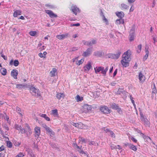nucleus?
<instances>
[{
    "instance_id": "nucleus-2",
    "label": "nucleus",
    "mask_w": 157,
    "mask_h": 157,
    "mask_svg": "<svg viewBox=\"0 0 157 157\" xmlns=\"http://www.w3.org/2000/svg\"><path fill=\"white\" fill-rule=\"evenodd\" d=\"M92 109L91 105L84 104L82 106L80 110L82 113H87L91 111Z\"/></svg>"
},
{
    "instance_id": "nucleus-10",
    "label": "nucleus",
    "mask_w": 157,
    "mask_h": 157,
    "mask_svg": "<svg viewBox=\"0 0 157 157\" xmlns=\"http://www.w3.org/2000/svg\"><path fill=\"white\" fill-rule=\"evenodd\" d=\"M140 119L141 121L144 123L146 126H149L150 123L147 118H145L144 116L141 115Z\"/></svg>"
},
{
    "instance_id": "nucleus-32",
    "label": "nucleus",
    "mask_w": 157,
    "mask_h": 157,
    "mask_svg": "<svg viewBox=\"0 0 157 157\" xmlns=\"http://www.w3.org/2000/svg\"><path fill=\"white\" fill-rule=\"evenodd\" d=\"M19 131L22 134L25 133L27 135L29 134L27 132V131H26V129L22 128V127H21V128L20 129Z\"/></svg>"
},
{
    "instance_id": "nucleus-63",
    "label": "nucleus",
    "mask_w": 157,
    "mask_h": 157,
    "mask_svg": "<svg viewBox=\"0 0 157 157\" xmlns=\"http://www.w3.org/2000/svg\"><path fill=\"white\" fill-rule=\"evenodd\" d=\"M149 54H146L144 56V59L145 60H146L147 59Z\"/></svg>"
},
{
    "instance_id": "nucleus-24",
    "label": "nucleus",
    "mask_w": 157,
    "mask_h": 157,
    "mask_svg": "<svg viewBox=\"0 0 157 157\" xmlns=\"http://www.w3.org/2000/svg\"><path fill=\"white\" fill-rule=\"evenodd\" d=\"M124 23V20L123 19L120 18L119 19H117L116 20L115 23L118 25L120 24H123Z\"/></svg>"
},
{
    "instance_id": "nucleus-56",
    "label": "nucleus",
    "mask_w": 157,
    "mask_h": 157,
    "mask_svg": "<svg viewBox=\"0 0 157 157\" xmlns=\"http://www.w3.org/2000/svg\"><path fill=\"white\" fill-rule=\"evenodd\" d=\"M103 20L107 23H108L107 20L106 18H105L104 15H103Z\"/></svg>"
},
{
    "instance_id": "nucleus-18",
    "label": "nucleus",
    "mask_w": 157,
    "mask_h": 157,
    "mask_svg": "<svg viewBox=\"0 0 157 157\" xmlns=\"http://www.w3.org/2000/svg\"><path fill=\"white\" fill-rule=\"evenodd\" d=\"M44 128H45L47 132L49 134H50V135H51L52 134L53 132H52L51 129L49 127H48L46 125H44Z\"/></svg>"
},
{
    "instance_id": "nucleus-21",
    "label": "nucleus",
    "mask_w": 157,
    "mask_h": 157,
    "mask_svg": "<svg viewBox=\"0 0 157 157\" xmlns=\"http://www.w3.org/2000/svg\"><path fill=\"white\" fill-rule=\"evenodd\" d=\"M21 11L19 10H16L13 13V16L14 17H17L18 16L20 15L21 13Z\"/></svg>"
},
{
    "instance_id": "nucleus-17",
    "label": "nucleus",
    "mask_w": 157,
    "mask_h": 157,
    "mask_svg": "<svg viewBox=\"0 0 157 157\" xmlns=\"http://www.w3.org/2000/svg\"><path fill=\"white\" fill-rule=\"evenodd\" d=\"M65 94L63 93L58 92L57 93L56 97L59 100L61 99V98L63 99L65 97Z\"/></svg>"
},
{
    "instance_id": "nucleus-54",
    "label": "nucleus",
    "mask_w": 157,
    "mask_h": 157,
    "mask_svg": "<svg viewBox=\"0 0 157 157\" xmlns=\"http://www.w3.org/2000/svg\"><path fill=\"white\" fill-rule=\"evenodd\" d=\"M38 55L39 56H40L41 58H45L46 56H44L43 53H39Z\"/></svg>"
},
{
    "instance_id": "nucleus-59",
    "label": "nucleus",
    "mask_w": 157,
    "mask_h": 157,
    "mask_svg": "<svg viewBox=\"0 0 157 157\" xmlns=\"http://www.w3.org/2000/svg\"><path fill=\"white\" fill-rule=\"evenodd\" d=\"M111 148L112 149H116L117 148V147L116 146L113 145L111 146Z\"/></svg>"
},
{
    "instance_id": "nucleus-46",
    "label": "nucleus",
    "mask_w": 157,
    "mask_h": 157,
    "mask_svg": "<svg viewBox=\"0 0 157 157\" xmlns=\"http://www.w3.org/2000/svg\"><path fill=\"white\" fill-rule=\"evenodd\" d=\"M24 155H25L23 153L21 152H20L15 157H23L24 156Z\"/></svg>"
},
{
    "instance_id": "nucleus-20",
    "label": "nucleus",
    "mask_w": 157,
    "mask_h": 157,
    "mask_svg": "<svg viewBox=\"0 0 157 157\" xmlns=\"http://www.w3.org/2000/svg\"><path fill=\"white\" fill-rule=\"evenodd\" d=\"M57 70L56 68H53L50 72V75L51 77H54L55 75V73L56 72Z\"/></svg>"
},
{
    "instance_id": "nucleus-19",
    "label": "nucleus",
    "mask_w": 157,
    "mask_h": 157,
    "mask_svg": "<svg viewBox=\"0 0 157 157\" xmlns=\"http://www.w3.org/2000/svg\"><path fill=\"white\" fill-rule=\"evenodd\" d=\"M25 126L26 127L25 129L26 130V131H27V132L30 135L31 134V130L28 124L27 123L25 124Z\"/></svg>"
},
{
    "instance_id": "nucleus-7",
    "label": "nucleus",
    "mask_w": 157,
    "mask_h": 157,
    "mask_svg": "<svg viewBox=\"0 0 157 157\" xmlns=\"http://www.w3.org/2000/svg\"><path fill=\"white\" fill-rule=\"evenodd\" d=\"M92 63L90 61H88L87 64L83 67L85 72H87L91 68H92Z\"/></svg>"
},
{
    "instance_id": "nucleus-48",
    "label": "nucleus",
    "mask_w": 157,
    "mask_h": 157,
    "mask_svg": "<svg viewBox=\"0 0 157 157\" xmlns=\"http://www.w3.org/2000/svg\"><path fill=\"white\" fill-rule=\"evenodd\" d=\"M14 145L16 146H18L21 144V143L17 141H15L14 143Z\"/></svg>"
},
{
    "instance_id": "nucleus-26",
    "label": "nucleus",
    "mask_w": 157,
    "mask_h": 157,
    "mask_svg": "<svg viewBox=\"0 0 157 157\" xmlns=\"http://www.w3.org/2000/svg\"><path fill=\"white\" fill-rule=\"evenodd\" d=\"M0 71L3 75H5L6 74V70L5 68H2L0 69Z\"/></svg>"
},
{
    "instance_id": "nucleus-42",
    "label": "nucleus",
    "mask_w": 157,
    "mask_h": 157,
    "mask_svg": "<svg viewBox=\"0 0 157 157\" xmlns=\"http://www.w3.org/2000/svg\"><path fill=\"white\" fill-rule=\"evenodd\" d=\"M116 110H117V112L120 114H122V111L121 109L120 108L119 106L116 109Z\"/></svg>"
},
{
    "instance_id": "nucleus-64",
    "label": "nucleus",
    "mask_w": 157,
    "mask_h": 157,
    "mask_svg": "<svg viewBox=\"0 0 157 157\" xmlns=\"http://www.w3.org/2000/svg\"><path fill=\"white\" fill-rule=\"evenodd\" d=\"M78 151L81 153L82 154H85V152L84 151H83L82 150H80V151H79V150H78Z\"/></svg>"
},
{
    "instance_id": "nucleus-50",
    "label": "nucleus",
    "mask_w": 157,
    "mask_h": 157,
    "mask_svg": "<svg viewBox=\"0 0 157 157\" xmlns=\"http://www.w3.org/2000/svg\"><path fill=\"white\" fill-rule=\"evenodd\" d=\"M83 128V124L81 123H79V124L78 126V128L82 129Z\"/></svg>"
},
{
    "instance_id": "nucleus-41",
    "label": "nucleus",
    "mask_w": 157,
    "mask_h": 157,
    "mask_svg": "<svg viewBox=\"0 0 157 157\" xmlns=\"http://www.w3.org/2000/svg\"><path fill=\"white\" fill-rule=\"evenodd\" d=\"M130 148L134 151H136L137 150V148L133 144H132L130 147Z\"/></svg>"
},
{
    "instance_id": "nucleus-53",
    "label": "nucleus",
    "mask_w": 157,
    "mask_h": 157,
    "mask_svg": "<svg viewBox=\"0 0 157 157\" xmlns=\"http://www.w3.org/2000/svg\"><path fill=\"white\" fill-rule=\"evenodd\" d=\"M4 119L6 120L7 121H8L9 120V118L6 115V114L5 113H4Z\"/></svg>"
},
{
    "instance_id": "nucleus-29",
    "label": "nucleus",
    "mask_w": 157,
    "mask_h": 157,
    "mask_svg": "<svg viewBox=\"0 0 157 157\" xmlns=\"http://www.w3.org/2000/svg\"><path fill=\"white\" fill-rule=\"evenodd\" d=\"M51 114L54 116H58V114L57 109H55L51 111Z\"/></svg>"
},
{
    "instance_id": "nucleus-37",
    "label": "nucleus",
    "mask_w": 157,
    "mask_h": 157,
    "mask_svg": "<svg viewBox=\"0 0 157 157\" xmlns=\"http://www.w3.org/2000/svg\"><path fill=\"white\" fill-rule=\"evenodd\" d=\"M142 47V45L141 44H140L138 45L137 47V52L138 53H140L141 51Z\"/></svg>"
},
{
    "instance_id": "nucleus-43",
    "label": "nucleus",
    "mask_w": 157,
    "mask_h": 157,
    "mask_svg": "<svg viewBox=\"0 0 157 157\" xmlns=\"http://www.w3.org/2000/svg\"><path fill=\"white\" fill-rule=\"evenodd\" d=\"M15 128L17 130H19L21 128V126L18 124H16L14 125Z\"/></svg>"
},
{
    "instance_id": "nucleus-49",
    "label": "nucleus",
    "mask_w": 157,
    "mask_h": 157,
    "mask_svg": "<svg viewBox=\"0 0 157 157\" xmlns=\"http://www.w3.org/2000/svg\"><path fill=\"white\" fill-rule=\"evenodd\" d=\"M130 139L132 140L134 143H136L137 142V140L135 138L131 136L130 137Z\"/></svg>"
},
{
    "instance_id": "nucleus-25",
    "label": "nucleus",
    "mask_w": 157,
    "mask_h": 157,
    "mask_svg": "<svg viewBox=\"0 0 157 157\" xmlns=\"http://www.w3.org/2000/svg\"><path fill=\"white\" fill-rule=\"evenodd\" d=\"M40 116L44 118L47 121H50V118L48 117L46 114H40Z\"/></svg>"
},
{
    "instance_id": "nucleus-40",
    "label": "nucleus",
    "mask_w": 157,
    "mask_h": 157,
    "mask_svg": "<svg viewBox=\"0 0 157 157\" xmlns=\"http://www.w3.org/2000/svg\"><path fill=\"white\" fill-rule=\"evenodd\" d=\"M121 6L122 9H127L128 7V6L126 4L124 3L122 4Z\"/></svg>"
},
{
    "instance_id": "nucleus-58",
    "label": "nucleus",
    "mask_w": 157,
    "mask_h": 157,
    "mask_svg": "<svg viewBox=\"0 0 157 157\" xmlns=\"http://www.w3.org/2000/svg\"><path fill=\"white\" fill-rule=\"evenodd\" d=\"M134 7L133 5H132L129 11L130 12H132L134 10Z\"/></svg>"
},
{
    "instance_id": "nucleus-6",
    "label": "nucleus",
    "mask_w": 157,
    "mask_h": 157,
    "mask_svg": "<svg viewBox=\"0 0 157 157\" xmlns=\"http://www.w3.org/2000/svg\"><path fill=\"white\" fill-rule=\"evenodd\" d=\"M40 128L39 127L36 126L34 128V135L35 137L38 138L40 134Z\"/></svg>"
},
{
    "instance_id": "nucleus-60",
    "label": "nucleus",
    "mask_w": 157,
    "mask_h": 157,
    "mask_svg": "<svg viewBox=\"0 0 157 157\" xmlns=\"http://www.w3.org/2000/svg\"><path fill=\"white\" fill-rule=\"evenodd\" d=\"M78 57H76V58L73 59L72 61H73V62H75V63H76V61H78Z\"/></svg>"
},
{
    "instance_id": "nucleus-15",
    "label": "nucleus",
    "mask_w": 157,
    "mask_h": 157,
    "mask_svg": "<svg viewBox=\"0 0 157 157\" xmlns=\"http://www.w3.org/2000/svg\"><path fill=\"white\" fill-rule=\"evenodd\" d=\"M19 62L17 60H15L14 61L13 59H11L10 62L9 64L10 65H12L13 64V65L15 67L18 66Z\"/></svg>"
},
{
    "instance_id": "nucleus-3",
    "label": "nucleus",
    "mask_w": 157,
    "mask_h": 157,
    "mask_svg": "<svg viewBox=\"0 0 157 157\" xmlns=\"http://www.w3.org/2000/svg\"><path fill=\"white\" fill-rule=\"evenodd\" d=\"M30 92L33 95L36 97H40L41 96L39 90L34 87L31 86L29 88Z\"/></svg>"
},
{
    "instance_id": "nucleus-55",
    "label": "nucleus",
    "mask_w": 157,
    "mask_h": 157,
    "mask_svg": "<svg viewBox=\"0 0 157 157\" xmlns=\"http://www.w3.org/2000/svg\"><path fill=\"white\" fill-rule=\"evenodd\" d=\"M80 24L79 23H76V24H71V27L74 26H80Z\"/></svg>"
},
{
    "instance_id": "nucleus-22",
    "label": "nucleus",
    "mask_w": 157,
    "mask_h": 157,
    "mask_svg": "<svg viewBox=\"0 0 157 157\" xmlns=\"http://www.w3.org/2000/svg\"><path fill=\"white\" fill-rule=\"evenodd\" d=\"M116 14L117 17L121 19H122V18L124 17V13L122 11L117 12L116 13Z\"/></svg>"
},
{
    "instance_id": "nucleus-38",
    "label": "nucleus",
    "mask_w": 157,
    "mask_h": 157,
    "mask_svg": "<svg viewBox=\"0 0 157 157\" xmlns=\"http://www.w3.org/2000/svg\"><path fill=\"white\" fill-rule=\"evenodd\" d=\"M7 146L9 148H11L12 146V143L10 141H7L6 142Z\"/></svg>"
},
{
    "instance_id": "nucleus-47",
    "label": "nucleus",
    "mask_w": 157,
    "mask_h": 157,
    "mask_svg": "<svg viewBox=\"0 0 157 157\" xmlns=\"http://www.w3.org/2000/svg\"><path fill=\"white\" fill-rule=\"evenodd\" d=\"M97 93V91H94L93 92H92V94H93V96H91V97H93V98H97L98 96H96L94 95L95 94H96Z\"/></svg>"
},
{
    "instance_id": "nucleus-35",
    "label": "nucleus",
    "mask_w": 157,
    "mask_h": 157,
    "mask_svg": "<svg viewBox=\"0 0 157 157\" xmlns=\"http://www.w3.org/2000/svg\"><path fill=\"white\" fill-rule=\"evenodd\" d=\"M157 93V90L155 86V85L154 83H153V86L152 88V94H156Z\"/></svg>"
},
{
    "instance_id": "nucleus-9",
    "label": "nucleus",
    "mask_w": 157,
    "mask_h": 157,
    "mask_svg": "<svg viewBox=\"0 0 157 157\" xmlns=\"http://www.w3.org/2000/svg\"><path fill=\"white\" fill-rule=\"evenodd\" d=\"M129 40L130 41H132L134 40L135 36V29L134 28H132L130 29L129 33Z\"/></svg>"
},
{
    "instance_id": "nucleus-14",
    "label": "nucleus",
    "mask_w": 157,
    "mask_h": 157,
    "mask_svg": "<svg viewBox=\"0 0 157 157\" xmlns=\"http://www.w3.org/2000/svg\"><path fill=\"white\" fill-rule=\"evenodd\" d=\"M18 74V71L16 69H14L12 70L11 72V75L14 79H17V76Z\"/></svg>"
},
{
    "instance_id": "nucleus-51",
    "label": "nucleus",
    "mask_w": 157,
    "mask_h": 157,
    "mask_svg": "<svg viewBox=\"0 0 157 157\" xmlns=\"http://www.w3.org/2000/svg\"><path fill=\"white\" fill-rule=\"evenodd\" d=\"M71 124H72L73 126L75 127H77L78 128L79 123H76L74 122H72V123H71Z\"/></svg>"
},
{
    "instance_id": "nucleus-16",
    "label": "nucleus",
    "mask_w": 157,
    "mask_h": 157,
    "mask_svg": "<svg viewBox=\"0 0 157 157\" xmlns=\"http://www.w3.org/2000/svg\"><path fill=\"white\" fill-rule=\"evenodd\" d=\"M91 49L90 48H88L86 51L82 53V55L83 56L86 57L89 55L91 53Z\"/></svg>"
},
{
    "instance_id": "nucleus-23",
    "label": "nucleus",
    "mask_w": 157,
    "mask_h": 157,
    "mask_svg": "<svg viewBox=\"0 0 157 157\" xmlns=\"http://www.w3.org/2000/svg\"><path fill=\"white\" fill-rule=\"evenodd\" d=\"M102 68L101 69V73L104 75L105 76L106 75V72L108 70V67H106L105 69L104 67H102Z\"/></svg>"
},
{
    "instance_id": "nucleus-36",
    "label": "nucleus",
    "mask_w": 157,
    "mask_h": 157,
    "mask_svg": "<svg viewBox=\"0 0 157 157\" xmlns=\"http://www.w3.org/2000/svg\"><path fill=\"white\" fill-rule=\"evenodd\" d=\"M37 34V32L36 31H30L29 32V34L32 36H34Z\"/></svg>"
},
{
    "instance_id": "nucleus-62",
    "label": "nucleus",
    "mask_w": 157,
    "mask_h": 157,
    "mask_svg": "<svg viewBox=\"0 0 157 157\" xmlns=\"http://www.w3.org/2000/svg\"><path fill=\"white\" fill-rule=\"evenodd\" d=\"M4 150V147L3 145H2L0 147V151H2Z\"/></svg>"
},
{
    "instance_id": "nucleus-31",
    "label": "nucleus",
    "mask_w": 157,
    "mask_h": 157,
    "mask_svg": "<svg viewBox=\"0 0 157 157\" xmlns=\"http://www.w3.org/2000/svg\"><path fill=\"white\" fill-rule=\"evenodd\" d=\"M84 61V59H81L80 60L76 61L75 63L77 65H79L82 64Z\"/></svg>"
},
{
    "instance_id": "nucleus-52",
    "label": "nucleus",
    "mask_w": 157,
    "mask_h": 157,
    "mask_svg": "<svg viewBox=\"0 0 157 157\" xmlns=\"http://www.w3.org/2000/svg\"><path fill=\"white\" fill-rule=\"evenodd\" d=\"M109 132L112 137L114 138L115 137V134L112 131H110Z\"/></svg>"
},
{
    "instance_id": "nucleus-12",
    "label": "nucleus",
    "mask_w": 157,
    "mask_h": 157,
    "mask_svg": "<svg viewBox=\"0 0 157 157\" xmlns=\"http://www.w3.org/2000/svg\"><path fill=\"white\" fill-rule=\"evenodd\" d=\"M45 13L48 14L49 16L51 18L56 17H57L56 14H54L53 12L51 10H45Z\"/></svg>"
},
{
    "instance_id": "nucleus-39",
    "label": "nucleus",
    "mask_w": 157,
    "mask_h": 157,
    "mask_svg": "<svg viewBox=\"0 0 157 157\" xmlns=\"http://www.w3.org/2000/svg\"><path fill=\"white\" fill-rule=\"evenodd\" d=\"M25 85L23 84H17L16 87L19 89H21L22 88L24 87Z\"/></svg>"
},
{
    "instance_id": "nucleus-13",
    "label": "nucleus",
    "mask_w": 157,
    "mask_h": 157,
    "mask_svg": "<svg viewBox=\"0 0 157 157\" xmlns=\"http://www.w3.org/2000/svg\"><path fill=\"white\" fill-rule=\"evenodd\" d=\"M69 34L66 33L65 34H62L61 35H56V37L60 40H62L64 39L67 38Z\"/></svg>"
},
{
    "instance_id": "nucleus-28",
    "label": "nucleus",
    "mask_w": 157,
    "mask_h": 157,
    "mask_svg": "<svg viewBox=\"0 0 157 157\" xmlns=\"http://www.w3.org/2000/svg\"><path fill=\"white\" fill-rule=\"evenodd\" d=\"M102 67H96L95 68H94V70L95 71V73L96 74H97L101 70V69L102 68Z\"/></svg>"
},
{
    "instance_id": "nucleus-1",
    "label": "nucleus",
    "mask_w": 157,
    "mask_h": 157,
    "mask_svg": "<svg viewBox=\"0 0 157 157\" xmlns=\"http://www.w3.org/2000/svg\"><path fill=\"white\" fill-rule=\"evenodd\" d=\"M131 52L128 49L124 52L122 56L121 63L123 67H128L129 65V62L131 60Z\"/></svg>"
},
{
    "instance_id": "nucleus-44",
    "label": "nucleus",
    "mask_w": 157,
    "mask_h": 157,
    "mask_svg": "<svg viewBox=\"0 0 157 157\" xmlns=\"http://www.w3.org/2000/svg\"><path fill=\"white\" fill-rule=\"evenodd\" d=\"M82 42L83 44L85 45H86L88 46H90V42L86 41L85 40H83Z\"/></svg>"
},
{
    "instance_id": "nucleus-30",
    "label": "nucleus",
    "mask_w": 157,
    "mask_h": 157,
    "mask_svg": "<svg viewBox=\"0 0 157 157\" xmlns=\"http://www.w3.org/2000/svg\"><path fill=\"white\" fill-rule=\"evenodd\" d=\"M110 106L111 108L115 110H116V109L119 106L117 105L114 103H113L110 104Z\"/></svg>"
},
{
    "instance_id": "nucleus-57",
    "label": "nucleus",
    "mask_w": 157,
    "mask_h": 157,
    "mask_svg": "<svg viewBox=\"0 0 157 157\" xmlns=\"http://www.w3.org/2000/svg\"><path fill=\"white\" fill-rule=\"evenodd\" d=\"M138 133H140L141 135H142V136H143V137L144 139L145 138V137H147L146 136L144 135V134L142 133L140 131H139L138 132Z\"/></svg>"
},
{
    "instance_id": "nucleus-34",
    "label": "nucleus",
    "mask_w": 157,
    "mask_h": 157,
    "mask_svg": "<svg viewBox=\"0 0 157 157\" xmlns=\"http://www.w3.org/2000/svg\"><path fill=\"white\" fill-rule=\"evenodd\" d=\"M16 111L20 115V116L22 117L23 115L21 113V110L20 108L18 107H16Z\"/></svg>"
},
{
    "instance_id": "nucleus-8",
    "label": "nucleus",
    "mask_w": 157,
    "mask_h": 157,
    "mask_svg": "<svg viewBox=\"0 0 157 157\" xmlns=\"http://www.w3.org/2000/svg\"><path fill=\"white\" fill-rule=\"evenodd\" d=\"M100 110L104 114H109L110 113V111L109 108L105 105L101 106L100 108Z\"/></svg>"
},
{
    "instance_id": "nucleus-27",
    "label": "nucleus",
    "mask_w": 157,
    "mask_h": 157,
    "mask_svg": "<svg viewBox=\"0 0 157 157\" xmlns=\"http://www.w3.org/2000/svg\"><path fill=\"white\" fill-rule=\"evenodd\" d=\"M75 99L77 102L82 101L83 100V97H80L78 95H77L75 97Z\"/></svg>"
},
{
    "instance_id": "nucleus-11",
    "label": "nucleus",
    "mask_w": 157,
    "mask_h": 157,
    "mask_svg": "<svg viewBox=\"0 0 157 157\" xmlns=\"http://www.w3.org/2000/svg\"><path fill=\"white\" fill-rule=\"evenodd\" d=\"M138 77L139 79L140 82L143 83L145 81L146 79V77L143 74L142 71H140L139 72Z\"/></svg>"
},
{
    "instance_id": "nucleus-4",
    "label": "nucleus",
    "mask_w": 157,
    "mask_h": 157,
    "mask_svg": "<svg viewBox=\"0 0 157 157\" xmlns=\"http://www.w3.org/2000/svg\"><path fill=\"white\" fill-rule=\"evenodd\" d=\"M70 10L75 15H77L78 13L80 12V9L77 7L74 4H72Z\"/></svg>"
},
{
    "instance_id": "nucleus-45",
    "label": "nucleus",
    "mask_w": 157,
    "mask_h": 157,
    "mask_svg": "<svg viewBox=\"0 0 157 157\" xmlns=\"http://www.w3.org/2000/svg\"><path fill=\"white\" fill-rule=\"evenodd\" d=\"M96 40H92L90 42V46L92 45L93 44H96Z\"/></svg>"
},
{
    "instance_id": "nucleus-33",
    "label": "nucleus",
    "mask_w": 157,
    "mask_h": 157,
    "mask_svg": "<svg viewBox=\"0 0 157 157\" xmlns=\"http://www.w3.org/2000/svg\"><path fill=\"white\" fill-rule=\"evenodd\" d=\"M79 141V142H82V143H86V140L84 138L81 137H79L78 138Z\"/></svg>"
},
{
    "instance_id": "nucleus-5",
    "label": "nucleus",
    "mask_w": 157,
    "mask_h": 157,
    "mask_svg": "<svg viewBox=\"0 0 157 157\" xmlns=\"http://www.w3.org/2000/svg\"><path fill=\"white\" fill-rule=\"evenodd\" d=\"M121 54V52L120 50H117L116 52V54H111L109 55V57L113 59H117L120 56Z\"/></svg>"
},
{
    "instance_id": "nucleus-61",
    "label": "nucleus",
    "mask_w": 157,
    "mask_h": 157,
    "mask_svg": "<svg viewBox=\"0 0 157 157\" xmlns=\"http://www.w3.org/2000/svg\"><path fill=\"white\" fill-rule=\"evenodd\" d=\"M4 117V114L0 113V119H2Z\"/></svg>"
}]
</instances>
